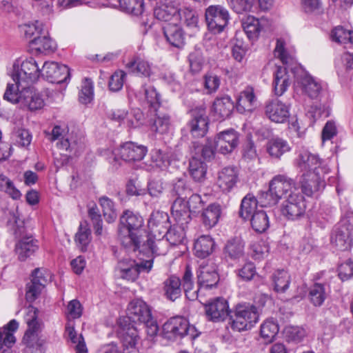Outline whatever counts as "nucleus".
<instances>
[{
  "mask_svg": "<svg viewBox=\"0 0 353 353\" xmlns=\"http://www.w3.org/2000/svg\"><path fill=\"white\" fill-rule=\"evenodd\" d=\"M221 214V205L218 203H212L204 210L202 214V221L207 228L215 226Z\"/></svg>",
  "mask_w": 353,
  "mask_h": 353,
  "instance_id": "40",
  "label": "nucleus"
},
{
  "mask_svg": "<svg viewBox=\"0 0 353 353\" xmlns=\"http://www.w3.org/2000/svg\"><path fill=\"white\" fill-rule=\"evenodd\" d=\"M194 326H190L188 320L181 316H176L170 319L163 325V336L168 340H174L183 337L185 335H190L192 338Z\"/></svg>",
  "mask_w": 353,
  "mask_h": 353,
  "instance_id": "8",
  "label": "nucleus"
},
{
  "mask_svg": "<svg viewBox=\"0 0 353 353\" xmlns=\"http://www.w3.org/2000/svg\"><path fill=\"white\" fill-rule=\"evenodd\" d=\"M45 280H41V283H36L31 280L26 285V298L28 302L34 301L40 295L45 287Z\"/></svg>",
  "mask_w": 353,
  "mask_h": 353,
  "instance_id": "58",
  "label": "nucleus"
},
{
  "mask_svg": "<svg viewBox=\"0 0 353 353\" xmlns=\"http://www.w3.org/2000/svg\"><path fill=\"white\" fill-rule=\"evenodd\" d=\"M3 98L13 103H19L32 112L39 110L45 106L42 94L29 85L17 88L13 83H8Z\"/></svg>",
  "mask_w": 353,
  "mask_h": 353,
  "instance_id": "2",
  "label": "nucleus"
},
{
  "mask_svg": "<svg viewBox=\"0 0 353 353\" xmlns=\"http://www.w3.org/2000/svg\"><path fill=\"white\" fill-rule=\"evenodd\" d=\"M239 133L233 129L219 132L215 138L216 150L223 154L231 153L239 144Z\"/></svg>",
  "mask_w": 353,
  "mask_h": 353,
  "instance_id": "18",
  "label": "nucleus"
},
{
  "mask_svg": "<svg viewBox=\"0 0 353 353\" xmlns=\"http://www.w3.org/2000/svg\"><path fill=\"white\" fill-rule=\"evenodd\" d=\"M297 166L303 173L314 172V167L327 165L317 155L310 153L307 150H300L296 159Z\"/></svg>",
  "mask_w": 353,
  "mask_h": 353,
  "instance_id": "27",
  "label": "nucleus"
},
{
  "mask_svg": "<svg viewBox=\"0 0 353 353\" xmlns=\"http://www.w3.org/2000/svg\"><path fill=\"white\" fill-rule=\"evenodd\" d=\"M128 320L134 323L148 321L152 313L145 302L140 299L132 301L127 309Z\"/></svg>",
  "mask_w": 353,
  "mask_h": 353,
  "instance_id": "20",
  "label": "nucleus"
},
{
  "mask_svg": "<svg viewBox=\"0 0 353 353\" xmlns=\"http://www.w3.org/2000/svg\"><path fill=\"white\" fill-rule=\"evenodd\" d=\"M75 241L77 246L81 251H85L88 249L91 241V232L86 226L80 225L79 231L75 236Z\"/></svg>",
  "mask_w": 353,
  "mask_h": 353,
  "instance_id": "57",
  "label": "nucleus"
},
{
  "mask_svg": "<svg viewBox=\"0 0 353 353\" xmlns=\"http://www.w3.org/2000/svg\"><path fill=\"white\" fill-rule=\"evenodd\" d=\"M182 225H174L170 229L168 228L165 234V240L173 245L182 243L185 236V230Z\"/></svg>",
  "mask_w": 353,
  "mask_h": 353,
  "instance_id": "52",
  "label": "nucleus"
},
{
  "mask_svg": "<svg viewBox=\"0 0 353 353\" xmlns=\"http://www.w3.org/2000/svg\"><path fill=\"white\" fill-rule=\"evenodd\" d=\"M41 75L52 83H61L70 77V70L65 65L46 61L41 70Z\"/></svg>",
  "mask_w": 353,
  "mask_h": 353,
  "instance_id": "16",
  "label": "nucleus"
},
{
  "mask_svg": "<svg viewBox=\"0 0 353 353\" xmlns=\"http://www.w3.org/2000/svg\"><path fill=\"white\" fill-rule=\"evenodd\" d=\"M99 204L102 208L103 214L108 223L114 222L117 216V210L114 202L107 196L99 199Z\"/></svg>",
  "mask_w": 353,
  "mask_h": 353,
  "instance_id": "51",
  "label": "nucleus"
},
{
  "mask_svg": "<svg viewBox=\"0 0 353 353\" xmlns=\"http://www.w3.org/2000/svg\"><path fill=\"white\" fill-rule=\"evenodd\" d=\"M148 245L152 252L157 255H163L168 250V242L164 237L154 239L152 236L148 240Z\"/></svg>",
  "mask_w": 353,
  "mask_h": 353,
  "instance_id": "60",
  "label": "nucleus"
},
{
  "mask_svg": "<svg viewBox=\"0 0 353 353\" xmlns=\"http://www.w3.org/2000/svg\"><path fill=\"white\" fill-rule=\"evenodd\" d=\"M192 119L189 123L190 130L194 137H203L208 129V119L204 109L199 108L192 111Z\"/></svg>",
  "mask_w": 353,
  "mask_h": 353,
  "instance_id": "23",
  "label": "nucleus"
},
{
  "mask_svg": "<svg viewBox=\"0 0 353 353\" xmlns=\"http://www.w3.org/2000/svg\"><path fill=\"white\" fill-rule=\"evenodd\" d=\"M126 68L132 72L145 77H150L154 73V68L148 61L136 57L126 64Z\"/></svg>",
  "mask_w": 353,
  "mask_h": 353,
  "instance_id": "34",
  "label": "nucleus"
},
{
  "mask_svg": "<svg viewBox=\"0 0 353 353\" xmlns=\"http://www.w3.org/2000/svg\"><path fill=\"white\" fill-rule=\"evenodd\" d=\"M183 20L187 27L194 28L198 27L199 15L197 12L190 8H183L179 10V21Z\"/></svg>",
  "mask_w": 353,
  "mask_h": 353,
  "instance_id": "55",
  "label": "nucleus"
},
{
  "mask_svg": "<svg viewBox=\"0 0 353 353\" xmlns=\"http://www.w3.org/2000/svg\"><path fill=\"white\" fill-rule=\"evenodd\" d=\"M94 98V86L91 79L85 78L83 80L79 93V100L83 104L90 103Z\"/></svg>",
  "mask_w": 353,
  "mask_h": 353,
  "instance_id": "54",
  "label": "nucleus"
},
{
  "mask_svg": "<svg viewBox=\"0 0 353 353\" xmlns=\"http://www.w3.org/2000/svg\"><path fill=\"white\" fill-rule=\"evenodd\" d=\"M258 203H260L259 199L257 200L250 194H247L241 201L240 216L244 219H250L257 211Z\"/></svg>",
  "mask_w": 353,
  "mask_h": 353,
  "instance_id": "47",
  "label": "nucleus"
},
{
  "mask_svg": "<svg viewBox=\"0 0 353 353\" xmlns=\"http://www.w3.org/2000/svg\"><path fill=\"white\" fill-rule=\"evenodd\" d=\"M148 227L152 238L165 237V234L170 228L168 214L160 211L152 212L148 221Z\"/></svg>",
  "mask_w": 353,
  "mask_h": 353,
  "instance_id": "17",
  "label": "nucleus"
},
{
  "mask_svg": "<svg viewBox=\"0 0 353 353\" xmlns=\"http://www.w3.org/2000/svg\"><path fill=\"white\" fill-rule=\"evenodd\" d=\"M126 74L122 70L116 71L110 78L108 86L111 91L119 92L123 86Z\"/></svg>",
  "mask_w": 353,
  "mask_h": 353,
  "instance_id": "62",
  "label": "nucleus"
},
{
  "mask_svg": "<svg viewBox=\"0 0 353 353\" xmlns=\"http://www.w3.org/2000/svg\"><path fill=\"white\" fill-rule=\"evenodd\" d=\"M0 191L14 200L19 199L21 196V192L16 188L12 181L3 174H0Z\"/></svg>",
  "mask_w": 353,
  "mask_h": 353,
  "instance_id": "50",
  "label": "nucleus"
},
{
  "mask_svg": "<svg viewBox=\"0 0 353 353\" xmlns=\"http://www.w3.org/2000/svg\"><path fill=\"white\" fill-rule=\"evenodd\" d=\"M242 27L250 40H255L263 29L262 21L253 16H248L242 21Z\"/></svg>",
  "mask_w": 353,
  "mask_h": 353,
  "instance_id": "39",
  "label": "nucleus"
},
{
  "mask_svg": "<svg viewBox=\"0 0 353 353\" xmlns=\"http://www.w3.org/2000/svg\"><path fill=\"white\" fill-rule=\"evenodd\" d=\"M205 311L208 319L223 321L228 314V302L223 298H216L205 305Z\"/></svg>",
  "mask_w": 353,
  "mask_h": 353,
  "instance_id": "24",
  "label": "nucleus"
},
{
  "mask_svg": "<svg viewBox=\"0 0 353 353\" xmlns=\"http://www.w3.org/2000/svg\"><path fill=\"white\" fill-rule=\"evenodd\" d=\"M39 245L37 241L32 236H26L21 239L15 245V253L19 260L26 261L28 258L33 255L38 250Z\"/></svg>",
  "mask_w": 353,
  "mask_h": 353,
  "instance_id": "30",
  "label": "nucleus"
},
{
  "mask_svg": "<svg viewBox=\"0 0 353 353\" xmlns=\"http://www.w3.org/2000/svg\"><path fill=\"white\" fill-rule=\"evenodd\" d=\"M19 327L18 322L13 319L0 330V350L3 346L11 347L16 342L13 333Z\"/></svg>",
  "mask_w": 353,
  "mask_h": 353,
  "instance_id": "37",
  "label": "nucleus"
},
{
  "mask_svg": "<svg viewBox=\"0 0 353 353\" xmlns=\"http://www.w3.org/2000/svg\"><path fill=\"white\" fill-rule=\"evenodd\" d=\"M144 220L137 213L125 210L120 217L119 236L121 243L136 251L141 246Z\"/></svg>",
  "mask_w": 353,
  "mask_h": 353,
  "instance_id": "1",
  "label": "nucleus"
},
{
  "mask_svg": "<svg viewBox=\"0 0 353 353\" xmlns=\"http://www.w3.org/2000/svg\"><path fill=\"white\" fill-rule=\"evenodd\" d=\"M279 332V325L272 319H267L261 325L260 334L265 343L272 342Z\"/></svg>",
  "mask_w": 353,
  "mask_h": 353,
  "instance_id": "48",
  "label": "nucleus"
},
{
  "mask_svg": "<svg viewBox=\"0 0 353 353\" xmlns=\"http://www.w3.org/2000/svg\"><path fill=\"white\" fill-rule=\"evenodd\" d=\"M308 298L311 303L319 307L323 304L327 298L325 285L315 283L309 289Z\"/></svg>",
  "mask_w": 353,
  "mask_h": 353,
  "instance_id": "45",
  "label": "nucleus"
},
{
  "mask_svg": "<svg viewBox=\"0 0 353 353\" xmlns=\"http://www.w3.org/2000/svg\"><path fill=\"white\" fill-rule=\"evenodd\" d=\"M189 172L196 182H202L206 176L207 165L200 159L192 157L190 161Z\"/></svg>",
  "mask_w": 353,
  "mask_h": 353,
  "instance_id": "46",
  "label": "nucleus"
},
{
  "mask_svg": "<svg viewBox=\"0 0 353 353\" xmlns=\"http://www.w3.org/2000/svg\"><path fill=\"white\" fill-rule=\"evenodd\" d=\"M136 262L130 259H123L118 263L117 269L123 279L134 281L138 277Z\"/></svg>",
  "mask_w": 353,
  "mask_h": 353,
  "instance_id": "43",
  "label": "nucleus"
},
{
  "mask_svg": "<svg viewBox=\"0 0 353 353\" xmlns=\"http://www.w3.org/2000/svg\"><path fill=\"white\" fill-rule=\"evenodd\" d=\"M245 243L240 237L229 239L224 247L225 256L235 260L241 258L244 254Z\"/></svg>",
  "mask_w": 353,
  "mask_h": 353,
  "instance_id": "36",
  "label": "nucleus"
},
{
  "mask_svg": "<svg viewBox=\"0 0 353 353\" xmlns=\"http://www.w3.org/2000/svg\"><path fill=\"white\" fill-rule=\"evenodd\" d=\"M264 113L271 121L283 123L290 117V105L276 99L266 103Z\"/></svg>",
  "mask_w": 353,
  "mask_h": 353,
  "instance_id": "15",
  "label": "nucleus"
},
{
  "mask_svg": "<svg viewBox=\"0 0 353 353\" xmlns=\"http://www.w3.org/2000/svg\"><path fill=\"white\" fill-rule=\"evenodd\" d=\"M330 168L327 165L314 167V172L303 174L301 188L307 196H312L314 192L325 187V175L328 174Z\"/></svg>",
  "mask_w": 353,
  "mask_h": 353,
  "instance_id": "9",
  "label": "nucleus"
},
{
  "mask_svg": "<svg viewBox=\"0 0 353 353\" xmlns=\"http://www.w3.org/2000/svg\"><path fill=\"white\" fill-rule=\"evenodd\" d=\"M43 327H31L28 328L23 338L25 345V353H43V347L46 339L41 334Z\"/></svg>",
  "mask_w": 353,
  "mask_h": 353,
  "instance_id": "12",
  "label": "nucleus"
},
{
  "mask_svg": "<svg viewBox=\"0 0 353 353\" xmlns=\"http://www.w3.org/2000/svg\"><path fill=\"white\" fill-rule=\"evenodd\" d=\"M163 33L167 41L172 46L181 48L185 44V34L177 23L172 22L163 27Z\"/></svg>",
  "mask_w": 353,
  "mask_h": 353,
  "instance_id": "29",
  "label": "nucleus"
},
{
  "mask_svg": "<svg viewBox=\"0 0 353 353\" xmlns=\"http://www.w3.org/2000/svg\"><path fill=\"white\" fill-rule=\"evenodd\" d=\"M274 53L283 64H288L292 60V55L285 49V41L281 39H277Z\"/></svg>",
  "mask_w": 353,
  "mask_h": 353,
  "instance_id": "63",
  "label": "nucleus"
},
{
  "mask_svg": "<svg viewBox=\"0 0 353 353\" xmlns=\"http://www.w3.org/2000/svg\"><path fill=\"white\" fill-rule=\"evenodd\" d=\"M274 290L279 293L285 292L291 282L290 274L285 270H277L272 275Z\"/></svg>",
  "mask_w": 353,
  "mask_h": 353,
  "instance_id": "42",
  "label": "nucleus"
},
{
  "mask_svg": "<svg viewBox=\"0 0 353 353\" xmlns=\"http://www.w3.org/2000/svg\"><path fill=\"white\" fill-rule=\"evenodd\" d=\"M296 190V182L285 174L274 176L269 183V189L259 195L261 206L268 207L276 205L282 199H285Z\"/></svg>",
  "mask_w": 353,
  "mask_h": 353,
  "instance_id": "3",
  "label": "nucleus"
},
{
  "mask_svg": "<svg viewBox=\"0 0 353 353\" xmlns=\"http://www.w3.org/2000/svg\"><path fill=\"white\" fill-rule=\"evenodd\" d=\"M290 85V75L285 67L279 66L274 72L273 81L274 91L276 95L281 96Z\"/></svg>",
  "mask_w": 353,
  "mask_h": 353,
  "instance_id": "33",
  "label": "nucleus"
},
{
  "mask_svg": "<svg viewBox=\"0 0 353 353\" xmlns=\"http://www.w3.org/2000/svg\"><path fill=\"white\" fill-rule=\"evenodd\" d=\"M239 181L237 170L234 167H225L218 173L217 185L219 188L228 192L236 185Z\"/></svg>",
  "mask_w": 353,
  "mask_h": 353,
  "instance_id": "26",
  "label": "nucleus"
},
{
  "mask_svg": "<svg viewBox=\"0 0 353 353\" xmlns=\"http://www.w3.org/2000/svg\"><path fill=\"white\" fill-rule=\"evenodd\" d=\"M46 28L44 33L35 37L31 41L32 46L38 52L48 54L53 52L56 48L55 43L47 35Z\"/></svg>",
  "mask_w": 353,
  "mask_h": 353,
  "instance_id": "35",
  "label": "nucleus"
},
{
  "mask_svg": "<svg viewBox=\"0 0 353 353\" xmlns=\"http://www.w3.org/2000/svg\"><path fill=\"white\" fill-rule=\"evenodd\" d=\"M147 152V148L133 142H126L113 151L114 160L121 159L125 161H137L143 159Z\"/></svg>",
  "mask_w": 353,
  "mask_h": 353,
  "instance_id": "13",
  "label": "nucleus"
},
{
  "mask_svg": "<svg viewBox=\"0 0 353 353\" xmlns=\"http://www.w3.org/2000/svg\"><path fill=\"white\" fill-rule=\"evenodd\" d=\"M181 285L183 286L187 299L190 301H194L198 298V294L200 292V290L199 289L197 290H193V275L192 270L188 265L185 267Z\"/></svg>",
  "mask_w": 353,
  "mask_h": 353,
  "instance_id": "44",
  "label": "nucleus"
},
{
  "mask_svg": "<svg viewBox=\"0 0 353 353\" xmlns=\"http://www.w3.org/2000/svg\"><path fill=\"white\" fill-rule=\"evenodd\" d=\"M219 281L216 265L214 263H202L197 270V283L199 290L210 289L216 285Z\"/></svg>",
  "mask_w": 353,
  "mask_h": 353,
  "instance_id": "14",
  "label": "nucleus"
},
{
  "mask_svg": "<svg viewBox=\"0 0 353 353\" xmlns=\"http://www.w3.org/2000/svg\"><path fill=\"white\" fill-rule=\"evenodd\" d=\"M141 90L143 92L144 99L146 100L150 107L156 110L160 105V95L156 89L152 86L146 87L143 85Z\"/></svg>",
  "mask_w": 353,
  "mask_h": 353,
  "instance_id": "59",
  "label": "nucleus"
},
{
  "mask_svg": "<svg viewBox=\"0 0 353 353\" xmlns=\"http://www.w3.org/2000/svg\"><path fill=\"white\" fill-rule=\"evenodd\" d=\"M50 139L51 141H58L57 145L59 149L74 154L78 152L83 145L81 137H74L72 134L66 135L65 130L59 125L53 128Z\"/></svg>",
  "mask_w": 353,
  "mask_h": 353,
  "instance_id": "11",
  "label": "nucleus"
},
{
  "mask_svg": "<svg viewBox=\"0 0 353 353\" xmlns=\"http://www.w3.org/2000/svg\"><path fill=\"white\" fill-rule=\"evenodd\" d=\"M205 18L208 30L216 34L221 32L227 26L230 15L223 6L212 5L206 8Z\"/></svg>",
  "mask_w": 353,
  "mask_h": 353,
  "instance_id": "7",
  "label": "nucleus"
},
{
  "mask_svg": "<svg viewBox=\"0 0 353 353\" xmlns=\"http://www.w3.org/2000/svg\"><path fill=\"white\" fill-rule=\"evenodd\" d=\"M256 307L250 303L238 304L230 318L233 330L241 332L251 329L259 321Z\"/></svg>",
  "mask_w": 353,
  "mask_h": 353,
  "instance_id": "6",
  "label": "nucleus"
},
{
  "mask_svg": "<svg viewBox=\"0 0 353 353\" xmlns=\"http://www.w3.org/2000/svg\"><path fill=\"white\" fill-rule=\"evenodd\" d=\"M251 225L257 232L262 233L269 228L270 222L267 213L263 210H257L251 216Z\"/></svg>",
  "mask_w": 353,
  "mask_h": 353,
  "instance_id": "49",
  "label": "nucleus"
},
{
  "mask_svg": "<svg viewBox=\"0 0 353 353\" xmlns=\"http://www.w3.org/2000/svg\"><path fill=\"white\" fill-rule=\"evenodd\" d=\"M121 8L130 14L139 16L143 12V0H119Z\"/></svg>",
  "mask_w": 353,
  "mask_h": 353,
  "instance_id": "53",
  "label": "nucleus"
},
{
  "mask_svg": "<svg viewBox=\"0 0 353 353\" xmlns=\"http://www.w3.org/2000/svg\"><path fill=\"white\" fill-rule=\"evenodd\" d=\"M296 86L303 93L312 99H318L323 91L321 81L307 73H304L297 78Z\"/></svg>",
  "mask_w": 353,
  "mask_h": 353,
  "instance_id": "19",
  "label": "nucleus"
},
{
  "mask_svg": "<svg viewBox=\"0 0 353 353\" xmlns=\"http://www.w3.org/2000/svg\"><path fill=\"white\" fill-rule=\"evenodd\" d=\"M41 75V70L33 57H20L13 63L11 77L17 88L36 82Z\"/></svg>",
  "mask_w": 353,
  "mask_h": 353,
  "instance_id": "5",
  "label": "nucleus"
},
{
  "mask_svg": "<svg viewBox=\"0 0 353 353\" xmlns=\"http://www.w3.org/2000/svg\"><path fill=\"white\" fill-rule=\"evenodd\" d=\"M331 243L339 250L350 249L352 245L350 228H341L336 225L331 235Z\"/></svg>",
  "mask_w": 353,
  "mask_h": 353,
  "instance_id": "28",
  "label": "nucleus"
},
{
  "mask_svg": "<svg viewBox=\"0 0 353 353\" xmlns=\"http://www.w3.org/2000/svg\"><path fill=\"white\" fill-rule=\"evenodd\" d=\"M251 248L255 259H261L267 256L270 250L268 243L262 240L253 243Z\"/></svg>",
  "mask_w": 353,
  "mask_h": 353,
  "instance_id": "64",
  "label": "nucleus"
},
{
  "mask_svg": "<svg viewBox=\"0 0 353 353\" xmlns=\"http://www.w3.org/2000/svg\"><path fill=\"white\" fill-rule=\"evenodd\" d=\"M163 290L165 296L174 301L181 294V281L175 276H171L163 283Z\"/></svg>",
  "mask_w": 353,
  "mask_h": 353,
  "instance_id": "41",
  "label": "nucleus"
},
{
  "mask_svg": "<svg viewBox=\"0 0 353 353\" xmlns=\"http://www.w3.org/2000/svg\"><path fill=\"white\" fill-rule=\"evenodd\" d=\"M120 321L119 331L121 344L115 342L101 345L96 353H139L136 347L138 332L134 325H127V321Z\"/></svg>",
  "mask_w": 353,
  "mask_h": 353,
  "instance_id": "4",
  "label": "nucleus"
},
{
  "mask_svg": "<svg viewBox=\"0 0 353 353\" xmlns=\"http://www.w3.org/2000/svg\"><path fill=\"white\" fill-rule=\"evenodd\" d=\"M291 147L289 143L280 137L270 139L266 145V150L269 155L274 159H280L286 152H290Z\"/></svg>",
  "mask_w": 353,
  "mask_h": 353,
  "instance_id": "31",
  "label": "nucleus"
},
{
  "mask_svg": "<svg viewBox=\"0 0 353 353\" xmlns=\"http://www.w3.org/2000/svg\"><path fill=\"white\" fill-rule=\"evenodd\" d=\"M179 2L178 0H164L163 3L154 10L155 17L163 21L177 23L179 21Z\"/></svg>",
  "mask_w": 353,
  "mask_h": 353,
  "instance_id": "21",
  "label": "nucleus"
},
{
  "mask_svg": "<svg viewBox=\"0 0 353 353\" xmlns=\"http://www.w3.org/2000/svg\"><path fill=\"white\" fill-rule=\"evenodd\" d=\"M38 309L32 305H29L26 308L24 319L28 325V328H31V327L33 326L43 327L42 321L38 319Z\"/></svg>",
  "mask_w": 353,
  "mask_h": 353,
  "instance_id": "61",
  "label": "nucleus"
},
{
  "mask_svg": "<svg viewBox=\"0 0 353 353\" xmlns=\"http://www.w3.org/2000/svg\"><path fill=\"white\" fill-rule=\"evenodd\" d=\"M306 203L304 196L299 192L290 194L281 206V214L288 219L296 220L304 215Z\"/></svg>",
  "mask_w": 353,
  "mask_h": 353,
  "instance_id": "10",
  "label": "nucleus"
},
{
  "mask_svg": "<svg viewBox=\"0 0 353 353\" xmlns=\"http://www.w3.org/2000/svg\"><path fill=\"white\" fill-rule=\"evenodd\" d=\"M45 29L43 24L38 21L34 23H25L19 26L21 33L23 34L27 39H30L34 35L37 37L42 34L44 33Z\"/></svg>",
  "mask_w": 353,
  "mask_h": 353,
  "instance_id": "56",
  "label": "nucleus"
},
{
  "mask_svg": "<svg viewBox=\"0 0 353 353\" xmlns=\"http://www.w3.org/2000/svg\"><path fill=\"white\" fill-rule=\"evenodd\" d=\"M256 107V97L252 86H247L236 97V110L241 114L250 112Z\"/></svg>",
  "mask_w": 353,
  "mask_h": 353,
  "instance_id": "22",
  "label": "nucleus"
},
{
  "mask_svg": "<svg viewBox=\"0 0 353 353\" xmlns=\"http://www.w3.org/2000/svg\"><path fill=\"white\" fill-rule=\"evenodd\" d=\"M234 109V102L228 95L216 97L212 104V111L216 119L229 118Z\"/></svg>",
  "mask_w": 353,
  "mask_h": 353,
  "instance_id": "25",
  "label": "nucleus"
},
{
  "mask_svg": "<svg viewBox=\"0 0 353 353\" xmlns=\"http://www.w3.org/2000/svg\"><path fill=\"white\" fill-rule=\"evenodd\" d=\"M214 242L209 235H201L194 242L195 255L199 258L208 256L213 251Z\"/></svg>",
  "mask_w": 353,
  "mask_h": 353,
  "instance_id": "38",
  "label": "nucleus"
},
{
  "mask_svg": "<svg viewBox=\"0 0 353 353\" xmlns=\"http://www.w3.org/2000/svg\"><path fill=\"white\" fill-rule=\"evenodd\" d=\"M172 214L181 225L188 223L190 219V210L183 198H176L171 208Z\"/></svg>",
  "mask_w": 353,
  "mask_h": 353,
  "instance_id": "32",
  "label": "nucleus"
}]
</instances>
